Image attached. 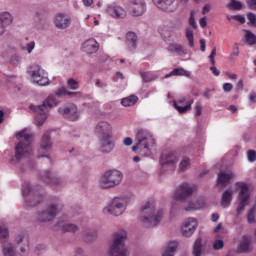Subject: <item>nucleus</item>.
Here are the masks:
<instances>
[{
    "label": "nucleus",
    "mask_w": 256,
    "mask_h": 256,
    "mask_svg": "<svg viewBox=\"0 0 256 256\" xmlns=\"http://www.w3.org/2000/svg\"><path fill=\"white\" fill-rule=\"evenodd\" d=\"M247 221L250 224L255 223V207H252L248 210L247 213Z\"/></svg>",
    "instance_id": "c03bdc74"
},
{
    "label": "nucleus",
    "mask_w": 256,
    "mask_h": 256,
    "mask_svg": "<svg viewBox=\"0 0 256 256\" xmlns=\"http://www.w3.org/2000/svg\"><path fill=\"white\" fill-rule=\"evenodd\" d=\"M177 156L173 152H169L166 155H162L160 158V165L162 167H173L177 163Z\"/></svg>",
    "instance_id": "393cba45"
},
{
    "label": "nucleus",
    "mask_w": 256,
    "mask_h": 256,
    "mask_svg": "<svg viewBox=\"0 0 256 256\" xmlns=\"http://www.w3.org/2000/svg\"><path fill=\"white\" fill-rule=\"evenodd\" d=\"M201 110H202L201 103L197 102L195 106V115L197 117L201 116Z\"/></svg>",
    "instance_id": "4d7b16f0"
},
{
    "label": "nucleus",
    "mask_w": 256,
    "mask_h": 256,
    "mask_svg": "<svg viewBox=\"0 0 256 256\" xmlns=\"http://www.w3.org/2000/svg\"><path fill=\"white\" fill-rule=\"evenodd\" d=\"M68 97H71L72 99H79L80 97H83L81 92H67Z\"/></svg>",
    "instance_id": "5fc2aeb1"
},
{
    "label": "nucleus",
    "mask_w": 256,
    "mask_h": 256,
    "mask_svg": "<svg viewBox=\"0 0 256 256\" xmlns=\"http://www.w3.org/2000/svg\"><path fill=\"white\" fill-rule=\"evenodd\" d=\"M94 133L99 139L98 151L107 155L115 149V141L113 140V132L111 124L106 121L98 122L94 128Z\"/></svg>",
    "instance_id": "f257e3e1"
},
{
    "label": "nucleus",
    "mask_w": 256,
    "mask_h": 256,
    "mask_svg": "<svg viewBox=\"0 0 256 256\" xmlns=\"http://www.w3.org/2000/svg\"><path fill=\"white\" fill-rule=\"evenodd\" d=\"M67 89H70L71 91H77V89H79V82L73 78L68 79Z\"/></svg>",
    "instance_id": "37998d69"
},
{
    "label": "nucleus",
    "mask_w": 256,
    "mask_h": 256,
    "mask_svg": "<svg viewBox=\"0 0 256 256\" xmlns=\"http://www.w3.org/2000/svg\"><path fill=\"white\" fill-rule=\"evenodd\" d=\"M106 12L113 17V19H125L127 12L118 4H110L106 8Z\"/></svg>",
    "instance_id": "f3484780"
},
{
    "label": "nucleus",
    "mask_w": 256,
    "mask_h": 256,
    "mask_svg": "<svg viewBox=\"0 0 256 256\" xmlns=\"http://www.w3.org/2000/svg\"><path fill=\"white\" fill-rule=\"evenodd\" d=\"M231 55L234 56V57H239V45H238L237 43H235V44L232 46Z\"/></svg>",
    "instance_id": "864d4df0"
},
{
    "label": "nucleus",
    "mask_w": 256,
    "mask_h": 256,
    "mask_svg": "<svg viewBox=\"0 0 256 256\" xmlns=\"http://www.w3.org/2000/svg\"><path fill=\"white\" fill-rule=\"evenodd\" d=\"M125 209H127V201L123 198L115 197L110 204L103 209V213L105 215L119 217V215L125 213Z\"/></svg>",
    "instance_id": "9b49d317"
},
{
    "label": "nucleus",
    "mask_w": 256,
    "mask_h": 256,
    "mask_svg": "<svg viewBox=\"0 0 256 256\" xmlns=\"http://www.w3.org/2000/svg\"><path fill=\"white\" fill-rule=\"evenodd\" d=\"M224 246H225V243L223 242V240H216L213 244V249L215 251H219L223 249Z\"/></svg>",
    "instance_id": "de8ad7c7"
},
{
    "label": "nucleus",
    "mask_w": 256,
    "mask_h": 256,
    "mask_svg": "<svg viewBox=\"0 0 256 256\" xmlns=\"http://www.w3.org/2000/svg\"><path fill=\"white\" fill-rule=\"evenodd\" d=\"M26 49L28 51V53H33V49H35V42H29L27 45H26Z\"/></svg>",
    "instance_id": "680f3d73"
},
{
    "label": "nucleus",
    "mask_w": 256,
    "mask_h": 256,
    "mask_svg": "<svg viewBox=\"0 0 256 256\" xmlns=\"http://www.w3.org/2000/svg\"><path fill=\"white\" fill-rule=\"evenodd\" d=\"M210 71H212L213 75H215V77H219V75H221V71H219V69H217L215 67V65H212L210 67Z\"/></svg>",
    "instance_id": "e2e57ef3"
},
{
    "label": "nucleus",
    "mask_w": 256,
    "mask_h": 256,
    "mask_svg": "<svg viewBox=\"0 0 256 256\" xmlns=\"http://www.w3.org/2000/svg\"><path fill=\"white\" fill-rule=\"evenodd\" d=\"M58 104L59 100H57V97L48 96V98L43 101L42 105H30L31 111L36 113V122L39 127L47 121V112L49 109H51V107H57Z\"/></svg>",
    "instance_id": "39448f33"
},
{
    "label": "nucleus",
    "mask_w": 256,
    "mask_h": 256,
    "mask_svg": "<svg viewBox=\"0 0 256 256\" xmlns=\"http://www.w3.org/2000/svg\"><path fill=\"white\" fill-rule=\"evenodd\" d=\"M189 165H191V160L189 158H184L180 163V171H187Z\"/></svg>",
    "instance_id": "a18cd8bd"
},
{
    "label": "nucleus",
    "mask_w": 256,
    "mask_h": 256,
    "mask_svg": "<svg viewBox=\"0 0 256 256\" xmlns=\"http://www.w3.org/2000/svg\"><path fill=\"white\" fill-rule=\"evenodd\" d=\"M233 189L228 188L227 190H225L222 193L221 196V207H223V209H227V207H229V205H231V201H233Z\"/></svg>",
    "instance_id": "a878e982"
},
{
    "label": "nucleus",
    "mask_w": 256,
    "mask_h": 256,
    "mask_svg": "<svg viewBox=\"0 0 256 256\" xmlns=\"http://www.w3.org/2000/svg\"><path fill=\"white\" fill-rule=\"evenodd\" d=\"M235 177V175L232 172H220L218 174L217 178V184L218 185H223V187H227L229 183H231L232 178Z\"/></svg>",
    "instance_id": "bb28decb"
},
{
    "label": "nucleus",
    "mask_w": 256,
    "mask_h": 256,
    "mask_svg": "<svg viewBox=\"0 0 256 256\" xmlns=\"http://www.w3.org/2000/svg\"><path fill=\"white\" fill-rule=\"evenodd\" d=\"M139 74L144 83H151V81L157 79V76L153 72H139Z\"/></svg>",
    "instance_id": "72a5a7b5"
},
{
    "label": "nucleus",
    "mask_w": 256,
    "mask_h": 256,
    "mask_svg": "<svg viewBox=\"0 0 256 256\" xmlns=\"http://www.w3.org/2000/svg\"><path fill=\"white\" fill-rule=\"evenodd\" d=\"M247 159L249 163H255L256 161V151L255 150H248L247 151Z\"/></svg>",
    "instance_id": "49530a36"
},
{
    "label": "nucleus",
    "mask_w": 256,
    "mask_h": 256,
    "mask_svg": "<svg viewBox=\"0 0 256 256\" xmlns=\"http://www.w3.org/2000/svg\"><path fill=\"white\" fill-rule=\"evenodd\" d=\"M2 251L4 256H15V248L13 247V244L4 246Z\"/></svg>",
    "instance_id": "79ce46f5"
},
{
    "label": "nucleus",
    "mask_w": 256,
    "mask_h": 256,
    "mask_svg": "<svg viewBox=\"0 0 256 256\" xmlns=\"http://www.w3.org/2000/svg\"><path fill=\"white\" fill-rule=\"evenodd\" d=\"M209 11H211V5L210 4L204 5V7L202 8V15H207Z\"/></svg>",
    "instance_id": "0e129e2a"
},
{
    "label": "nucleus",
    "mask_w": 256,
    "mask_h": 256,
    "mask_svg": "<svg viewBox=\"0 0 256 256\" xmlns=\"http://www.w3.org/2000/svg\"><path fill=\"white\" fill-rule=\"evenodd\" d=\"M7 241H9V228L0 226V242L7 243Z\"/></svg>",
    "instance_id": "e433bc0d"
},
{
    "label": "nucleus",
    "mask_w": 256,
    "mask_h": 256,
    "mask_svg": "<svg viewBox=\"0 0 256 256\" xmlns=\"http://www.w3.org/2000/svg\"><path fill=\"white\" fill-rule=\"evenodd\" d=\"M202 239L201 237L197 238L194 247H193V255L194 256H201V247H202Z\"/></svg>",
    "instance_id": "58836bf2"
},
{
    "label": "nucleus",
    "mask_w": 256,
    "mask_h": 256,
    "mask_svg": "<svg viewBox=\"0 0 256 256\" xmlns=\"http://www.w3.org/2000/svg\"><path fill=\"white\" fill-rule=\"evenodd\" d=\"M82 49L84 53H87L88 55H93V53H97L99 51V43L95 38H90L82 44Z\"/></svg>",
    "instance_id": "5701e85b"
},
{
    "label": "nucleus",
    "mask_w": 256,
    "mask_h": 256,
    "mask_svg": "<svg viewBox=\"0 0 256 256\" xmlns=\"http://www.w3.org/2000/svg\"><path fill=\"white\" fill-rule=\"evenodd\" d=\"M40 177L42 181H44V183H47L48 185H52L54 187H65V185H67V180H65V178L57 177L49 170L42 173Z\"/></svg>",
    "instance_id": "ddd939ff"
},
{
    "label": "nucleus",
    "mask_w": 256,
    "mask_h": 256,
    "mask_svg": "<svg viewBox=\"0 0 256 256\" xmlns=\"http://www.w3.org/2000/svg\"><path fill=\"white\" fill-rule=\"evenodd\" d=\"M253 240L251 236L244 235L238 245L237 253H253Z\"/></svg>",
    "instance_id": "6ab92c4d"
},
{
    "label": "nucleus",
    "mask_w": 256,
    "mask_h": 256,
    "mask_svg": "<svg viewBox=\"0 0 256 256\" xmlns=\"http://www.w3.org/2000/svg\"><path fill=\"white\" fill-rule=\"evenodd\" d=\"M245 41L248 45H256V35L251 31L246 30Z\"/></svg>",
    "instance_id": "ea45409f"
},
{
    "label": "nucleus",
    "mask_w": 256,
    "mask_h": 256,
    "mask_svg": "<svg viewBox=\"0 0 256 256\" xmlns=\"http://www.w3.org/2000/svg\"><path fill=\"white\" fill-rule=\"evenodd\" d=\"M233 19H235V21H238L242 25L245 23V16L233 15Z\"/></svg>",
    "instance_id": "13d9d810"
},
{
    "label": "nucleus",
    "mask_w": 256,
    "mask_h": 256,
    "mask_svg": "<svg viewBox=\"0 0 256 256\" xmlns=\"http://www.w3.org/2000/svg\"><path fill=\"white\" fill-rule=\"evenodd\" d=\"M61 211H63V203H61V201L52 203L38 212L37 221L40 223H49V221H53Z\"/></svg>",
    "instance_id": "6e6552de"
},
{
    "label": "nucleus",
    "mask_w": 256,
    "mask_h": 256,
    "mask_svg": "<svg viewBox=\"0 0 256 256\" xmlns=\"http://www.w3.org/2000/svg\"><path fill=\"white\" fill-rule=\"evenodd\" d=\"M186 39L188 41L189 47L193 49V47H195V43H194L193 30L191 28H186Z\"/></svg>",
    "instance_id": "a19ab883"
},
{
    "label": "nucleus",
    "mask_w": 256,
    "mask_h": 256,
    "mask_svg": "<svg viewBox=\"0 0 256 256\" xmlns=\"http://www.w3.org/2000/svg\"><path fill=\"white\" fill-rule=\"evenodd\" d=\"M205 206V200L198 199L195 201H190L188 206L185 208V211H197V209H203Z\"/></svg>",
    "instance_id": "c85d7f7f"
},
{
    "label": "nucleus",
    "mask_w": 256,
    "mask_h": 256,
    "mask_svg": "<svg viewBox=\"0 0 256 256\" xmlns=\"http://www.w3.org/2000/svg\"><path fill=\"white\" fill-rule=\"evenodd\" d=\"M189 75H191L188 71H186L183 68H175L172 72H170V74L166 75V79L169 77H179V76H183V77H189Z\"/></svg>",
    "instance_id": "473e14b6"
},
{
    "label": "nucleus",
    "mask_w": 256,
    "mask_h": 256,
    "mask_svg": "<svg viewBox=\"0 0 256 256\" xmlns=\"http://www.w3.org/2000/svg\"><path fill=\"white\" fill-rule=\"evenodd\" d=\"M249 101H251L252 103H256V93L255 92H252L249 95Z\"/></svg>",
    "instance_id": "774afa93"
},
{
    "label": "nucleus",
    "mask_w": 256,
    "mask_h": 256,
    "mask_svg": "<svg viewBox=\"0 0 256 256\" xmlns=\"http://www.w3.org/2000/svg\"><path fill=\"white\" fill-rule=\"evenodd\" d=\"M22 193L29 207H36V205H39L43 201V193L32 188L29 182H25L22 185Z\"/></svg>",
    "instance_id": "1a4fd4ad"
},
{
    "label": "nucleus",
    "mask_w": 256,
    "mask_h": 256,
    "mask_svg": "<svg viewBox=\"0 0 256 256\" xmlns=\"http://www.w3.org/2000/svg\"><path fill=\"white\" fill-rule=\"evenodd\" d=\"M126 43L131 49H137V34L134 32H128L126 34Z\"/></svg>",
    "instance_id": "7c9ffc66"
},
{
    "label": "nucleus",
    "mask_w": 256,
    "mask_h": 256,
    "mask_svg": "<svg viewBox=\"0 0 256 256\" xmlns=\"http://www.w3.org/2000/svg\"><path fill=\"white\" fill-rule=\"evenodd\" d=\"M30 77L33 79L34 83L40 87H45L49 85V77L47 72L41 68L39 65H33L28 71Z\"/></svg>",
    "instance_id": "f8f14e48"
},
{
    "label": "nucleus",
    "mask_w": 256,
    "mask_h": 256,
    "mask_svg": "<svg viewBox=\"0 0 256 256\" xmlns=\"http://www.w3.org/2000/svg\"><path fill=\"white\" fill-rule=\"evenodd\" d=\"M177 247H179V242L177 241L169 242L162 256H175V253L177 252Z\"/></svg>",
    "instance_id": "c756f323"
},
{
    "label": "nucleus",
    "mask_w": 256,
    "mask_h": 256,
    "mask_svg": "<svg viewBox=\"0 0 256 256\" xmlns=\"http://www.w3.org/2000/svg\"><path fill=\"white\" fill-rule=\"evenodd\" d=\"M123 145H125L126 147H131V145H133V139H131V137H126L123 140Z\"/></svg>",
    "instance_id": "bf43d9fd"
},
{
    "label": "nucleus",
    "mask_w": 256,
    "mask_h": 256,
    "mask_svg": "<svg viewBox=\"0 0 256 256\" xmlns=\"http://www.w3.org/2000/svg\"><path fill=\"white\" fill-rule=\"evenodd\" d=\"M215 55H217V48L213 47V49L209 55L211 65H215Z\"/></svg>",
    "instance_id": "3c124183"
},
{
    "label": "nucleus",
    "mask_w": 256,
    "mask_h": 256,
    "mask_svg": "<svg viewBox=\"0 0 256 256\" xmlns=\"http://www.w3.org/2000/svg\"><path fill=\"white\" fill-rule=\"evenodd\" d=\"M222 89H223L224 93H230V91H233V84L224 83L222 86Z\"/></svg>",
    "instance_id": "603ef678"
},
{
    "label": "nucleus",
    "mask_w": 256,
    "mask_h": 256,
    "mask_svg": "<svg viewBox=\"0 0 256 256\" xmlns=\"http://www.w3.org/2000/svg\"><path fill=\"white\" fill-rule=\"evenodd\" d=\"M126 241L127 231L120 230L114 232L108 247V256H130L131 250H129L125 245Z\"/></svg>",
    "instance_id": "7ed1b4c3"
},
{
    "label": "nucleus",
    "mask_w": 256,
    "mask_h": 256,
    "mask_svg": "<svg viewBox=\"0 0 256 256\" xmlns=\"http://www.w3.org/2000/svg\"><path fill=\"white\" fill-rule=\"evenodd\" d=\"M247 19L249 23L253 25V27H256V15L254 13L249 12L247 14Z\"/></svg>",
    "instance_id": "8fccbe9b"
},
{
    "label": "nucleus",
    "mask_w": 256,
    "mask_h": 256,
    "mask_svg": "<svg viewBox=\"0 0 256 256\" xmlns=\"http://www.w3.org/2000/svg\"><path fill=\"white\" fill-rule=\"evenodd\" d=\"M235 186L240 189L238 193L239 205L236 209L237 215H240L245 211V208L249 205L251 199V193H249V184L246 182H236Z\"/></svg>",
    "instance_id": "9d476101"
},
{
    "label": "nucleus",
    "mask_w": 256,
    "mask_h": 256,
    "mask_svg": "<svg viewBox=\"0 0 256 256\" xmlns=\"http://www.w3.org/2000/svg\"><path fill=\"white\" fill-rule=\"evenodd\" d=\"M226 7L230 11H241V9H243V4L237 0H231Z\"/></svg>",
    "instance_id": "4c0bfd02"
},
{
    "label": "nucleus",
    "mask_w": 256,
    "mask_h": 256,
    "mask_svg": "<svg viewBox=\"0 0 256 256\" xmlns=\"http://www.w3.org/2000/svg\"><path fill=\"white\" fill-rule=\"evenodd\" d=\"M168 51L170 53H176L177 55H185V52L183 51V46L180 44H169L168 45Z\"/></svg>",
    "instance_id": "f704fd0d"
},
{
    "label": "nucleus",
    "mask_w": 256,
    "mask_h": 256,
    "mask_svg": "<svg viewBox=\"0 0 256 256\" xmlns=\"http://www.w3.org/2000/svg\"><path fill=\"white\" fill-rule=\"evenodd\" d=\"M164 213L165 212L163 209H159L157 212H155V205L146 202V204L141 209V221L146 227H157V225L161 223V219H163Z\"/></svg>",
    "instance_id": "20e7f679"
},
{
    "label": "nucleus",
    "mask_w": 256,
    "mask_h": 256,
    "mask_svg": "<svg viewBox=\"0 0 256 256\" xmlns=\"http://www.w3.org/2000/svg\"><path fill=\"white\" fill-rule=\"evenodd\" d=\"M194 100L190 99L189 101L186 102V105H179L177 104V100L173 101V106L175 107L176 110H178V113L185 114L187 111H191V105H193Z\"/></svg>",
    "instance_id": "cd10ccee"
},
{
    "label": "nucleus",
    "mask_w": 256,
    "mask_h": 256,
    "mask_svg": "<svg viewBox=\"0 0 256 256\" xmlns=\"http://www.w3.org/2000/svg\"><path fill=\"white\" fill-rule=\"evenodd\" d=\"M96 86L100 87L101 89H105V87H107V83L101 81V80H97L96 81Z\"/></svg>",
    "instance_id": "69168bd1"
},
{
    "label": "nucleus",
    "mask_w": 256,
    "mask_h": 256,
    "mask_svg": "<svg viewBox=\"0 0 256 256\" xmlns=\"http://www.w3.org/2000/svg\"><path fill=\"white\" fill-rule=\"evenodd\" d=\"M67 93H69V91H67V89L62 87L58 89V91L56 92V96L63 97V95H67Z\"/></svg>",
    "instance_id": "6e6d98bb"
},
{
    "label": "nucleus",
    "mask_w": 256,
    "mask_h": 256,
    "mask_svg": "<svg viewBox=\"0 0 256 256\" xmlns=\"http://www.w3.org/2000/svg\"><path fill=\"white\" fill-rule=\"evenodd\" d=\"M58 113L70 121H77V119H79V112L77 106L74 104H70L66 108H59Z\"/></svg>",
    "instance_id": "dca6fc26"
},
{
    "label": "nucleus",
    "mask_w": 256,
    "mask_h": 256,
    "mask_svg": "<svg viewBox=\"0 0 256 256\" xmlns=\"http://www.w3.org/2000/svg\"><path fill=\"white\" fill-rule=\"evenodd\" d=\"M147 4L145 0H132L131 1V10L135 17H139L145 13Z\"/></svg>",
    "instance_id": "b1692460"
},
{
    "label": "nucleus",
    "mask_w": 256,
    "mask_h": 256,
    "mask_svg": "<svg viewBox=\"0 0 256 256\" xmlns=\"http://www.w3.org/2000/svg\"><path fill=\"white\" fill-rule=\"evenodd\" d=\"M154 5L166 13H175L179 9L177 0H153Z\"/></svg>",
    "instance_id": "4468645a"
},
{
    "label": "nucleus",
    "mask_w": 256,
    "mask_h": 256,
    "mask_svg": "<svg viewBox=\"0 0 256 256\" xmlns=\"http://www.w3.org/2000/svg\"><path fill=\"white\" fill-rule=\"evenodd\" d=\"M54 25L56 29H68L71 26V17L66 14L59 13L54 17Z\"/></svg>",
    "instance_id": "aec40b11"
},
{
    "label": "nucleus",
    "mask_w": 256,
    "mask_h": 256,
    "mask_svg": "<svg viewBox=\"0 0 256 256\" xmlns=\"http://www.w3.org/2000/svg\"><path fill=\"white\" fill-rule=\"evenodd\" d=\"M56 225H57V227H61L62 231H65L68 233H75L79 229V227L77 225L71 224V223H67V224H63V225H60L59 223H57Z\"/></svg>",
    "instance_id": "c9c22d12"
},
{
    "label": "nucleus",
    "mask_w": 256,
    "mask_h": 256,
    "mask_svg": "<svg viewBox=\"0 0 256 256\" xmlns=\"http://www.w3.org/2000/svg\"><path fill=\"white\" fill-rule=\"evenodd\" d=\"M13 23V16L9 12L0 13V35H5V31L9 25Z\"/></svg>",
    "instance_id": "4be33fe9"
},
{
    "label": "nucleus",
    "mask_w": 256,
    "mask_h": 256,
    "mask_svg": "<svg viewBox=\"0 0 256 256\" xmlns=\"http://www.w3.org/2000/svg\"><path fill=\"white\" fill-rule=\"evenodd\" d=\"M137 101H139V98L137 96L130 95L126 98L121 99V105H123V107H133V105H135Z\"/></svg>",
    "instance_id": "2f4dec72"
},
{
    "label": "nucleus",
    "mask_w": 256,
    "mask_h": 256,
    "mask_svg": "<svg viewBox=\"0 0 256 256\" xmlns=\"http://www.w3.org/2000/svg\"><path fill=\"white\" fill-rule=\"evenodd\" d=\"M206 42L205 39H200V50L205 53Z\"/></svg>",
    "instance_id": "338daca9"
},
{
    "label": "nucleus",
    "mask_w": 256,
    "mask_h": 256,
    "mask_svg": "<svg viewBox=\"0 0 256 256\" xmlns=\"http://www.w3.org/2000/svg\"><path fill=\"white\" fill-rule=\"evenodd\" d=\"M247 5L253 11H256V0H248Z\"/></svg>",
    "instance_id": "052dcab7"
},
{
    "label": "nucleus",
    "mask_w": 256,
    "mask_h": 256,
    "mask_svg": "<svg viewBox=\"0 0 256 256\" xmlns=\"http://www.w3.org/2000/svg\"><path fill=\"white\" fill-rule=\"evenodd\" d=\"M135 139L137 140V143H139V141L141 140L139 144L140 155H142L143 157H149V155H151V149L149 148V146L152 145V147H155V140L151 133L143 129L138 130Z\"/></svg>",
    "instance_id": "0eeeda50"
},
{
    "label": "nucleus",
    "mask_w": 256,
    "mask_h": 256,
    "mask_svg": "<svg viewBox=\"0 0 256 256\" xmlns=\"http://www.w3.org/2000/svg\"><path fill=\"white\" fill-rule=\"evenodd\" d=\"M189 25L193 27V29H197V23L195 22V11L190 12Z\"/></svg>",
    "instance_id": "09e8293b"
},
{
    "label": "nucleus",
    "mask_w": 256,
    "mask_h": 256,
    "mask_svg": "<svg viewBox=\"0 0 256 256\" xmlns=\"http://www.w3.org/2000/svg\"><path fill=\"white\" fill-rule=\"evenodd\" d=\"M123 181V174L119 170H107L99 179L101 189L117 187Z\"/></svg>",
    "instance_id": "423d86ee"
},
{
    "label": "nucleus",
    "mask_w": 256,
    "mask_h": 256,
    "mask_svg": "<svg viewBox=\"0 0 256 256\" xmlns=\"http://www.w3.org/2000/svg\"><path fill=\"white\" fill-rule=\"evenodd\" d=\"M18 143L15 146L14 159L19 163L23 159L30 157L33 148L31 144L33 143V134L27 133V130H23L16 135Z\"/></svg>",
    "instance_id": "f03ea898"
},
{
    "label": "nucleus",
    "mask_w": 256,
    "mask_h": 256,
    "mask_svg": "<svg viewBox=\"0 0 256 256\" xmlns=\"http://www.w3.org/2000/svg\"><path fill=\"white\" fill-rule=\"evenodd\" d=\"M52 147L53 142H51V134L45 133L41 139L38 157H47L45 154L49 153Z\"/></svg>",
    "instance_id": "a211bd4d"
},
{
    "label": "nucleus",
    "mask_w": 256,
    "mask_h": 256,
    "mask_svg": "<svg viewBox=\"0 0 256 256\" xmlns=\"http://www.w3.org/2000/svg\"><path fill=\"white\" fill-rule=\"evenodd\" d=\"M197 229V220L195 218H188L182 226V235L184 237H191Z\"/></svg>",
    "instance_id": "412c9836"
},
{
    "label": "nucleus",
    "mask_w": 256,
    "mask_h": 256,
    "mask_svg": "<svg viewBox=\"0 0 256 256\" xmlns=\"http://www.w3.org/2000/svg\"><path fill=\"white\" fill-rule=\"evenodd\" d=\"M193 195V187L187 183L181 184L174 194V199L176 201H185L186 199H189Z\"/></svg>",
    "instance_id": "2eb2a0df"
}]
</instances>
